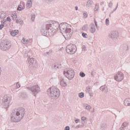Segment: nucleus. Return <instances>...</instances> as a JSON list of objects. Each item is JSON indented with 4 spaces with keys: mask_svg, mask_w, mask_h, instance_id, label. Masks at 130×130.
I'll use <instances>...</instances> for the list:
<instances>
[{
    "mask_svg": "<svg viewBox=\"0 0 130 130\" xmlns=\"http://www.w3.org/2000/svg\"><path fill=\"white\" fill-rule=\"evenodd\" d=\"M84 107H85V109H87V110H90V109L91 108V106H89V105H85Z\"/></svg>",
    "mask_w": 130,
    "mask_h": 130,
    "instance_id": "f3484780",
    "label": "nucleus"
},
{
    "mask_svg": "<svg viewBox=\"0 0 130 130\" xmlns=\"http://www.w3.org/2000/svg\"><path fill=\"white\" fill-rule=\"evenodd\" d=\"M19 33V31L17 29H15L14 30H12L11 32V35L12 36H15V35H18Z\"/></svg>",
    "mask_w": 130,
    "mask_h": 130,
    "instance_id": "9b49d317",
    "label": "nucleus"
},
{
    "mask_svg": "<svg viewBox=\"0 0 130 130\" xmlns=\"http://www.w3.org/2000/svg\"><path fill=\"white\" fill-rule=\"evenodd\" d=\"M35 19V15H32V16H31V20L32 21H34Z\"/></svg>",
    "mask_w": 130,
    "mask_h": 130,
    "instance_id": "a878e982",
    "label": "nucleus"
},
{
    "mask_svg": "<svg viewBox=\"0 0 130 130\" xmlns=\"http://www.w3.org/2000/svg\"><path fill=\"white\" fill-rule=\"evenodd\" d=\"M124 104L125 106H130V99L127 98L125 99V100L124 101Z\"/></svg>",
    "mask_w": 130,
    "mask_h": 130,
    "instance_id": "9d476101",
    "label": "nucleus"
},
{
    "mask_svg": "<svg viewBox=\"0 0 130 130\" xmlns=\"http://www.w3.org/2000/svg\"><path fill=\"white\" fill-rule=\"evenodd\" d=\"M66 50L68 54H75L76 52V46L73 44L69 45L67 46Z\"/></svg>",
    "mask_w": 130,
    "mask_h": 130,
    "instance_id": "7ed1b4c3",
    "label": "nucleus"
},
{
    "mask_svg": "<svg viewBox=\"0 0 130 130\" xmlns=\"http://www.w3.org/2000/svg\"><path fill=\"white\" fill-rule=\"evenodd\" d=\"M2 46L4 47V50H8V49L10 48L11 45L9 42H4L2 43Z\"/></svg>",
    "mask_w": 130,
    "mask_h": 130,
    "instance_id": "0eeeda50",
    "label": "nucleus"
},
{
    "mask_svg": "<svg viewBox=\"0 0 130 130\" xmlns=\"http://www.w3.org/2000/svg\"><path fill=\"white\" fill-rule=\"evenodd\" d=\"M8 101V98L7 96H5V100L3 99V101L7 102Z\"/></svg>",
    "mask_w": 130,
    "mask_h": 130,
    "instance_id": "cd10ccee",
    "label": "nucleus"
},
{
    "mask_svg": "<svg viewBox=\"0 0 130 130\" xmlns=\"http://www.w3.org/2000/svg\"><path fill=\"white\" fill-rule=\"evenodd\" d=\"M26 7L27 8H30V7H32V2L31 1V0H27Z\"/></svg>",
    "mask_w": 130,
    "mask_h": 130,
    "instance_id": "ddd939ff",
    "label": "nucleus"
},
{
    "mask_svg": "<svg viewBox=\"0 0 130 130\" xmlns=\"http://www.w3.org/2000/svg\"><path fill=\"white\" fill-rule=\"evenodd\" d=\"M7 20L9 21V22H10L11 21V19L10 18H7Z\"/></svg>",
    "mask_w": 130,
    "mask_h": 130,
    "instance_id": "2f4dec72",
    "label": "nucleus"
},
{
    "mask_svg": "<svg viewBox=\"0 0 130 130\" xmlns=\"http://www.w3.org/2000/svg\"><path fill=\"white\" fill-rule=\"evenodd\" d=\"M16 22H19V20H16Z\"/></svg>",
    "mask_w": 130,
    "mask_h": 130,
    "instance_id": "c9c22d12",
    "label": "nucleus"
},
{
    "mask_svg": "<svg viewBox=\"0 0 130 130\" xmlns=\"http://www.w3.org/2000/svg\"><path fill=\"white\" fill-rule=\"evenodd\" d=\"M84 96V93H79V97L80 98H83Z\"/></svg>",
    "mask_w": 130,
    "mask_h": 130,
    "instance_id": "4be33fe9",
    "label": "nucleus"
},
{
    "mask_svg": "<svg viewBox=\"0 0 130 130\" xmlns=\"http://www.w3.org/2000/svg\"><path fill=\"white\" fill-rule=\"evenodd\" d=\"M115 79L118 82L122 81L123 79V74L122 72H118L115 76Z\"/></svg>",
    "mask_w": 130,
    "mask_h": 130,
    "instance_id": "39448f33",
    "label": "nucleus"
},
{
    "mask_svg": "<svg viewBox=\"0 0 130 130\" xmlns=\"http://www.w3.org/2000/svg\"><path fill=\"white\" fill-rule=\"evenodd\" d=\"M83 16H84L85 17H87V14L86 13H84Z\"/></svg>",
    "mask_w": 130,
    "mask_h": 130,
    "instance_id": "c85d7f7f",
    "label": "nucleus"
},
{
    "mask_svg": "<svg viewBox=\"0 0 130 130\" xmlns=\"http://www.w3.org/2000/svg\"><path fill=\"white\" fill-rule=\"evenodd\" d=\"M122 125H123V126H124V127H126V126H127V123H126V122H124V123H123Z\"/></svg>",
    "mask_w": 130,
    "mask_h": 130,
    "instance_id": "393cba45",
    "label": "nucleus"
},
{
    "mask_svg": "<svg viewBox=\"0 0 130 130\" xmlns=\"http://www.w3.org/2000/svg\"><path fill=\"white\" fill-rule=\"evenodd\" d=\"M106 24L107 25H109V20L108 19V18H107V19L106 20Z\"/></svg>",
    "mask_w": 130,
    "mask_h": 130,
    "instance_id": "b1692460",
    "label": "nucleus"
},
{
    "mask_svg": "<svg viewBox=\"0 0 130 130\" xmlns=\"http://www.w3.org/2000/svg\"><path fill=\"white\" fill-rule=\"evenodd\" d=\"M20 112L21 113V114H24V113H25L24 109H19L18 110H17V111L16 112L17 116H19V115H20Z\"/></svg>",
    "mask_w": 130,
    "mask_h": 130,
    "instance_id": "6e6552de",
    "label": "nucleus"
},
{
    "mask_svg": "<svg viewBox=\"0 0 130 130\" xmlns=\"http://www.w3.org/2000/svg\"><path fill=\"white\" fill-rule=\"evenodd\" d=\"M39 87L38 86V85H36L35 86H33V87L32 88V90L34 92L37 91V90H39Z\"/></svg>",
    "mask_w": 130,
    "mask_h": 130,
    "instance_id": "dca6fc26",
    "label": "nucleus"
},
{
    "mask_svg": "<svg viewBox=\"0 0 130 130\" xmlns=\"http://www.w3.org/2000/svg\"><path fill=\"white\" fill-rule=\"evenodd\" d=\"M72 36V32L71 29L70 28L67 27L66 30H65V33L64 34V37L66 39H70L71 37Z\"/></svg>",
    "mask_w": 130,
    "mask_h": 130,
    "instance_id": "20e7f679",
    "label": "nucleus"
},
{
    "mask_svg": "<svg viewBox=\"0 0 130 130\" xmlns=\"http://www.w3.org/2000/svg\"><path fill=\"white\" fill-rule=\"evenodd\" d=\"M78 9V7H75V9L76 10V11H77Z\"/></svg>",
    "mask_w": 130,
    "mask_h": 130,
    "instance_id": "f704fd0d",
    "label": "nucleus"
},
{
    "mask_svg": "<svg viewBox=\"0 0 130 130\" xmlns=\"http://www.w3.org/2000/svg\"><path fill=\"white\" fill-rule=\"evenodd\" d=\"M12 18L13 20L16 19V18H17V16L16 14H12Z\"/></svg>",
    "mask_w": 130,
    "mask_h": 130,
    "instance_id": "a211bd4d",
    "label": "nucleus"
},
{
    "mask_svg": "<svg viewBox=\"0 0 130 130\" xmlns=\"http://www.w3.org/2000/svg\"><path fill=\"white\" fill-rule=\"evenodd\" d=\"M59 26L58 22L55 21H50L48 24L46 25V30H50L51 28H55Z\"/></svg>",
    "mask_w": 130,
    "mask_h": 130,
    "instance_id": "f03ea898",
    "label": "nucleus"
},
{
    "mask_svg": "<svg viewBox=\"0 0 130 130\" xmlns=\"http://www.w3.org/2000/svg\"><path fill=\"white\" fill-rule=\"evenodd\" d=\"M75 122H76V123H78V122H79V119H76V120H75Z\"/></svg>",
    "mask_w": 130,
    "mask_h": 130,
    "instance_id": "473e14b6",
    "label": "nucleus"
},
{
    "mask_svg": "<svg viewBox=\"0 0 130 130\" xmlns=\"http://www.w3.org/2000/svg\"><path fill=\"white\" fill-rule=\"evenodd\" d=\"M95 30V27L94 26H93L90 29V31L91 32V33H93V32H94Z\"/></svg>",
    "mask_w": 130,
    "mask_h": 130,
    "instance_id": "aec40b11",
    "label": "nucleus"
},
{
    "mask_svg": "<svg viewBox=\"0 0 130 130\" xmlns=\"http://www.w3.org/2000/svg\"><path fill=\"white\" fill-rule=\"evenodd\" d=\"M70 126H66V130H70Z\"/></svg>",
    "mask_w": 130,
    "mask_h": 130,
    "instance_id": "7c9ffc66",
    "label": "nucleus"
},
{
    "mask_svg": "<svg viewBox=\"0 0 130 130\" xmlns=\"http://www.w3.org/2000/svg\"><path fill=\"white\" fill-rule=\"evenodd\" d=\"M86 118H85L84 117H82V120H85Z\"/></svg>",
    "mask_w": 130,
    "mask_h": 130,
    "instance_id": "72a5a7b5",
    "label": "nucleus"
},
{
    "mask_svg": "<svg viewBox=\"0 0 130 130\" xmlns=\"http://www.w3.org/2000/svg\"><path fill=\"white\" fill-rule=\"evenodd\" d=\"M1 74V68H0V75Z\"/></svg>",
    "mask_w": 130,
    "mask_h": 130,
    "instance_id": "e433bc0d",
    "label": "nucleus"
},
{
    "mask_svg": "<svg viewBox=\"0 0 130 130\" xmlns=\"http://www.w3.org/2000/svg\"><path fill=\"white\" fill-rule=\"evenodd\" d=\"M82 36L84 38H87L88 37V35H87V34L82 33Z\"/></svg>",
    "mask_w": 130,
    "mask_h": 130,
    "instance_id": "5701e85b",
    "label": "nucleus"
},
{
    "mask_svg": "<svg viewBox=\"0 0 130 130\" xmlns=\"http://www.w3.org/2000/svg\"><path fill=\"white\" fill-rule=\"evenodd\" d=\"M50 90H52L51 93L54 95L55 97H58L59 95V92L58 89L55 87H51L50 88Z\"/></svg>",
    "mask_w": 130,
    "mask_h": 130,
    "instance_id": "423d86ee",
    "label": "nucleus"
},
{
    "mask_svg": "<svg viewBox=\"0 0 130 130\" xmlns=\"http://www.w3.org/2000/svg\"><path fill=\"white\" fill-rule=\"evenodd\" d=\"M28 61H29L30 62H31V63H32V62H34V58H33L32 57H31L30 58H28Z\"/></svg>",
    "mask_w": 130,
    "mask_h": 130,
    "instance_id": "6ab92c4d",
    "label": "nucleus"
},
{
    "mask_svg": "<svg viewBox=\"0 0 130 130\" xmlns=\"http://www.w3.org/2000/svg\"><path fill=\"white\" fill-rule=\"evenodd\" d=\"M64 75L68 79H72L75 76V72L72 69H67L64 71Z\"/></svg>",
    "mask_w": 130,
    "mask_h": 130,
    "instance_id": "f257e3e1",
    "label": "nucleus"
},
{
    "mask_svg": "<svg viewBox=\"0 0 130 130\" xmlns=\"http://www.w3.org/2000/svg\"><path fill=\"white\" fill-rule=\"evenodd\" d=\"M68 27V25L67 24L63 23L60 26V30H66L67 28Z\"/></svg>",
    "mask_w": 130,
    "mask_h": 130,
    "instance_id": "f8f14e48",
    "label": "nucleus"
},
{
    "mask_svg": "<svg viewBox=\"0 0 130 130\" xmlns=\"http://www.w3.org/2000/svg\"><path fill=\"white\" fill-rule=\"evenodd\" d=\"M6 17V14L5 12H0V18H5Z\"/></svg>",
    "mask_w": 130,
    "mask_h": 130,
    "instance_id": "2eb2a0df",
    "label": "nucleus"
},
{
    "mask_svg": "<svg viewBox=\"0 0 130 130\" xmlns=\"http://www.w3.org/2000/svg\"><path fill=\"white\" fill-rule=\"evenodd\" d=\"M4 27V25L1 24L0 25V30H2V29Z\"/></svg>",
    "mask_w": 130,
    "mask_h": 130,
    "instance_id": "bb28decb",
    "label": "nucleus"
},
{
    "mask_svg": "<svg viewBox=\"0 0 130 130\" xmlns=\"http://www.w3.org/2000/svg\"><path fill=\"white\" fill-rule=\"evenodd\" d=\"M80 76H81V77H85V75L84 73L81 72V73H80Z\"/></svg>",
    "mask_w": 130,
    "mask_h": 130,
    "instance_id": "412c9836",
    "label": "nucleus"
},
{
    "mask_svg": "<svg viewBox=\"0 0 130 130\" xmlns=\"http://www.w3.org/2000/svg\"><path fill=\"white\" fill-rule=\"evenodd\" d=\"M60 84L62 86H67V82H66L65 80H64V79H62L60 81Z\"/></svg>",
    "mask_w": 130,
    "mask_h": 130,
    "instance_id": "4468645a",
    "label": "nucleus"
},
{
    "mask_svg": "<svg viewBox=\"0 0 130 130\" xmlns=\"http://www.w3.org/2000/svg\"><path fill=\"white\" fill-rule=\"evenodd\" d=\"M24 9H25V3H21L20 5L18 7V10L19 11H22V10H23Z\"/></svg>",
    "mask_w": 130,
    "mask_h": 130,
    "instance_id": "1a4fd4ad",
    "label": "nucleus"
},
{
    "mask_svg": "<svg viewBox=\"0 0 130 130\" xmlns=\"http://www.w3.org/2000/svg\"><path fill=\"white\" fill-rule=\"evenodd\" d=\"M103 87L102 86V87H101V89H103Z\"/></svg>",
    "mask_w": 130,
    "mask_h": 130,
    "instance_id": "4c0bfd02",
    "label": "nucleus"
},
{
    "mask_svg": "<svg viewBox=\"0 0 130 130\" xmlns=\"http://www.w3.org/2000/svg\"><path fill=\"white\" fill-rule=\"evenodd\" d=\"M16 86H17V88H19L20 86V84L19 83H17L16 84Z\"/></svg>",
    "mask_w": 130,
    "mask_h": 130,
    "instance_id": "c756f323",
    "label": "nucleus"
}]
</instances>
